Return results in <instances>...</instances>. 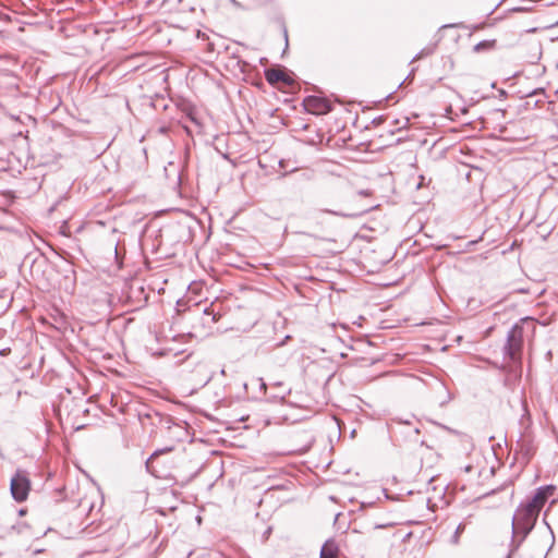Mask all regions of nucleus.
I'll return each mask as SVG.
<instances>
[{
	"label": "nucleus",
	"instance_id": "nucleus-20",
	"mask_svg": "<svg viewBox=\"0 0 558 558\" xmlns=\"http://www.w3.org/2000/svg\"><path fill=\"white\" fill-rule=\"evenodd\" d=\"M277 70H283V71H287L288 69L282 66V68H278Z\"/></svg>",
	"mask_w": 558,
	"mask_h": 558
},
{
	"label": "nucleus",
	"instance_id": "nucleus-16",
	"mask_svg": "<svg viewBox=\"0 0 558 558\" xmlns=\"http://www.w3.org/2000/svg\"><path fill=\"white\" fill-rule=\"evenodd\" d=\"M527 9L526 8H523V7H518V8H513L512 11L513 12H524L526 11Z\"/></svg>",
	"mask_w": 558,
	"mask_h": 558
},
{
	"label": "nucleus",
	"instance_id": "nucleus-11",
	"mask_svg": "<svg viewBox=\"0 0 558 558\" xmlns=\"http://www.w3.org/2000/svg\"><path fill=\"white\" fill-rule=\"evenodd\" d=\"M493 45H494V41L483 40L474 46V51L478 52L484 49H488V48L493 47Z\"/></svg>",
	"mask_w": 558,
	"mask_h": 558
},
{
	"label": "nucleus",
	"instance_id": "nucleus-15",
	"mask_svg": "<svg viewBox=\"0 0 558 558\" xmlns=\"http://www.w3.org/2000/svg\"><path fill=\"white\" fill-rule=\"evenodd\" d=\"M389 526H392V523H380V524H377L375 525V529H385V527H389Z\"/></svg>",
	"mask_w": 558,
	"mask_h": 558
},
{
	"label": "nucleus",
	"instance_id": "nucleus-18",
	"mask_svg": "<svg viewBox=\"0 0 558 558\" xmlns=\"http://www.w3.org/2000/svg\"><path fill=\"white\" fill-rule=\"evenodd\" d=\"M141 65H133L132 70L137 71L140 70Z\"/></svg>",
	"mask_w": 558,
	"mask_h": 558
},
{
	"label": "nucleus",
	"instance_id": "nucleus-7",
	"mask_svg": "<svg viewBox=\"0 0 558 558\" xmlns=\"http://www.w3.org/2000/svg\"><path fill=\"white\" fill-rule=\"evenodd\" d=\"M339 547L335 539H327L320 549L319 558H337Z\"/></svg>",
	"mask_w": 558,
	"mask_h": 558
},
{
	"label": "nucleus",
	"instance_id": "nucleus-19",
	"mask_svg": "<svg viewBox=\"0 0 558 558\" xmlns=\"http://www.w3.org/2000/svg\"><path fill=\"white\" fill-rule=\"evenodd\" d=\"M532 94H534V90L527 92V93H526V96H530V95H532Z\"/></svg>",
	"mask_w": 558,
	"mask_h": 558
},
{
	"label": "nucleus",
	"instance_id": "nucleus-8",
	"mask_svg": "<svg viewBox=\"0 0 558 558\" xmlns=\"http://www.w3.org/2000/svg\"><path fill=\"white\" fill-rule=\"evenodd\" d=\"M472 459L475 461V463H469L464 465L463 470L465 473H476L478 476H481L483 472L481 469V463L483 462V459L477 452L474 453Z\"/></svg>",
	"mask_w": 558,
	"mask_h": 558
},
{
	"label": "nucleus",
	"instance_id": "nucleus-13",
	"mask_svg": "<svg viewBox=\"0 0 558 558\" xmlns=\"http://www.w3.org/2000/svg\"><path fill=\"white\" fill-rule=\"evenodd\" d=\"M412 74H413V72H411L403 81H401V82L398 81V87H404L405 88L408 86V84L410 83V81L412 80V77H413Z\"/></svg>",
	"mask_w": 558,
	"mask_h": 558
},
{
	"label": "nucleus",
	"instance_id": "nucleus-4",
	"mask_svg": "<svg viewBox=\"0 0 558 558\" xmlns=\"http://www.w3.org/2000/svg\"><path fill=\"white\" fill-rule=\"evenodd\" d=\"M304 109L312 114L323 116L332 110V105L329 99L319 95H311L303 100Z\"/></svg>",
	"mask_w": 558,
	"mask_h": 558
},
{
	"label": "nucleus",
	"instance_id": "nucleus-2",
	"mask_svg": "<svg viewBox=\"0 0 558 558\" xmlns=\"http://www.w3.org/2000/svg\"><path fill=\"white\" fill-rule=\"evenodd\" d=\"M266 81L282 93H295L300 85L293 72H265Z\"/></svg>",
	"mask_w": 558,
	"mask_h": 558
},
{
	"label": "nucleus",
	"instance_id": "nucleus-14",
	"mask_svg": "<svg viewBox=\"0 0 558 558\" xmlns=\"http://www.w3.org/2000/svg\"><path fill=\"white\" fill-rule=\"evenodd\" d=\"M522 323L523 324H526V325H531L532 328H534V319L530 318V317H525L522 319Z\"/></svg>",
	"mask_w": 558,
	"mask_h": 558
},
{
	"label": "nucleus",
	"instance_id": "nucleus-9",
	"mask_svg": "<svg viewBox=\"0 0 558 558\" xmlns=\"http://www.w3.org/2000/svg\"><path fill=\"white\" fill-rule=\"evenodd\" d=\"M466 525H468L466 521H463V522L458 524V526L456 527L452 536L449 539L451 545L457 546L460 543V536L464 533V531L466 529Z\"/></svg>",
	"mask_w": 558,
	"mask_h": 558
},
{
	"label": "nucleus",
	"instance_id": "nucleus-6",
	"mask_svg": "<svg viewBox=\"0 0 558 558\" xmlns=\"http://www.w3.org/2000/svg\"><path fill=\"white\" fill-rule=\"evenodd\" d=\"M551 486L539 487L534 494V496L526 501V504L530 506H534L535 510L539 512L544 504L546 502L548 496L551 494Z\"/></svg>",
	"mask_w": 558,
	"mask_h": 558
},
{
	"label": "nucleus",
	"instance_id": "nucleus-1",
	"mask_svg": "<svg viewBox=\"0 0 558 558\" xmlns=\"http://www.w3.org/2000/svg\"><path fill=\"white\" fill-rule=\"evenodd\" d=\"M538 513L534 506H530L526 502L521 504L512 519L513 533L521 534L525 537L533 529Z\"/></svg>",
	"mask_w": 558,
	"mask_h": 558
},
{
	"label": "nucleus",
	"instance_id": "nucleus-12",
	"mask_svg": "<svg viewBox=\"0 0 558 558\" xmlns=\"http://www.w3.org/2000/svg\"><path fill=\"white\" fill-rule=\"evenodd\" d=\"M323 213L333 215V216H340V217H354V214H344L341 211L332 210V209H322Z\"/></svg>",
	"mask_w": 558,
	"mask_h": 558
},
{
	"label": "nucleus",
	"instance_id": "nucleus-5",
	"mask_svg": "<svg viewBox=\"0 0 558 558\" xmlns=\"http://www.w3.org/2000/svg\"><path fill=\"white\" fill-rule=\"evenodd\" d=\"M523 338V328L520 325H514L508 332L507 344L505 350L511 360H517L521 352Z\"/></svg>",
	"mask_w": 558,
	"mask_h": 558
},
{
	"label": "nucleus",
	"instance_id": "nucleus-10",
	"mask_svg": "<svg viewBox=\"0 0 558 558\" xmlns=\"http://www.w3.org/2000/svg\"><path fill=\"white\" fill-rule=\"evenodd\" d=\"M271 388H277V390H280L279 392L277 393H274L271 397L275 398V399H284V396L287 392L290 391V389H288L283 383L281 381H277L275 384L271 385Z\"/></svg>",
	"mask_w": 558,
	"mask_h": 558
},
{
	"label": "nucleus",
	"instance_id": "nucleus-17",
	"mask_svg": "<svg viewBox=\"0 0 558 558\" xmlns=\"http://www.w3.org/2000/svg\"><path fill=\"white\" fill-rule=\"evenodd\" d=\"M283 34H284L286 45H288V32H287V29H286V28H284Z\"/></svg>",
	"mask_w": 558,
	"mask_h": 558
},
{
	"label": "nucleus",
	"instance_id": "nucleus-3",
	"mask_svg": "<svg viewBox=\"0 0 558 558\" xmlns=\"http://www.w3.org/2000/svg\"><path fill=\"white\" fill-rule=\"evenodd\" d=\"M10 490L13 499L17 502L25 501L31 490V481L25 472L17 471L10 483Z\"/></svg>",
	"mask_w": 558,
	"mask_h": 558
}]
</instances>
